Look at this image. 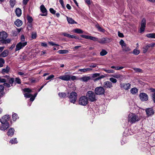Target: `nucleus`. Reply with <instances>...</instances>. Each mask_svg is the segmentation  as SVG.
I'll return each mask as SVG.
<instances>
[{
    "label": "nucleus",
    "instance_id": "nucleus-16",
    "mask_svg": "<svg viewBox=\"0 0 155 155\" xmlns=\"http://www.w3.org/2000/svg\"><path fill=\"white\" fill-rule=\"evenodd\" d=\"M10 116L9 115H5L0 119L1 123H8V121L9 120Z\"/></svg>",
    "mask_w": 155,
    "mask_h": 155
},
{
    "label": "nucleus",
    "instance_id": "nucleus-48",
    "mask_svg": "<svg viewBox=\"0 0 155 155\" xmlns=\"http://www.w3.org/2000/svg\"><path fill=\"white\" fill-rule=\"evenodd\" d=\"M27 19L28 22L29 23H31L33 21V19L30 16H28L27 17Z\"/></svg>",
    "mask_w": 155,
    "mask_h": 155
},
{
    "label": "nucleus",
    "instance_id": "nucleus-2",
    "mask_svg": "<svg viewBox=\"0 0 155 155\" xmlns=\"http://www.w3.org/2000/svg\"><path fill=\"white\" fill-rule=\"evenodd\" d=\"M95 94V92L94 93L91 91H89L87 93L86 97L89 101L91 102L95 101L97 100Z\"/></svg>",
    "mask_w": 155,
    "mask_h": 155
},
{
    "label": "nucleus",
    "instance_id": "nucleus-33",
    "mask_svg": "<svg viewBox=\"0 0 155 155\" xmlns=\"http://www.w3.org/2000/svg\"><path fill=\"white\" fill-rule=\"evenodd\" d=\"M96 27L100 31L103 33L105 32V30L101 27L98 25H96Z\"/></svg>",
    "mask_w": 155,
    "mask_h": 155
},
{
    "label": "nucleus",
    "instance_id": "nucleus-35",
    "mask_svg": "<svg viewBox=\"0 0 155 155\" xmlns=\"http://www.w3.org/2000/svg\"><path fill=\"white\" fill-rule=\"evenodd\" d=\"M10 142L12 144H15L18 143L16 138H14L11 139L10 141Z\"/></svg>",
    "mask_w": 155,
    "mask_h": 155
},
{
    "label": "nucleus",
    "instance_id": "nucleus-42",
    "mask_svg": "<svg viewBox=\"0 0 155 155\" xmlns=\"http://www.w3.org/2000/svg\"><path fill=\"white\" fill-rule=\"evenodd\" d=\"M15 83L18 84H20L21 83V81L19 78H15Z\"/></svg>",
    "mask_w": 155,
    "mask_h": 155
},
{
    "label": "nucleus",
    "instance_id": "nucleus-19",
    "mask_svg": "<svg viewBox=\"0 0 155 155\" xmlns=\"http://www.w3.org/2000/svg\"><path fill=\"white\" fill-rule=\"evenodd\" d=\"M8 36L7 33L4 31L1 32L0 33V38L2 39H5Z\"/></svg>",
    "mask_w": 155,
    "mask_h": 155
},
{
    "label": "nucleus",
    "instance_id": "nucleus-44",
    "mask_svg": "<svg viewBox=\"0 0 155 155\" xmlns=\"http://www.w3.org/2000/svg\"><path fill=\"white\" fill-rule=\"evenodd\" d=\"M91 36L87 35H81V37L83 38L87 39H90V37Z\"/></svg>",
    "mask_w": 155,
    "mask_h": 155
},
{
    "label": "nucleus",
    "instance_id": "nucleus-25",
    "mask_svg": "<svg viewBox=\"0 0 155 155\" xmlns=\"http://www.w3.org/2000/svg\"><path fill=\"white\" fill-rule=\"evenodd\" d=\"M15 130L13 128H12L9 130L7 134L8 136L12 137L14 134Z\"/></svg>",
    "mask_w": 155,
    "mask_h": 155
},
{
    "label": "nucleus",
    "instance_id": "nucleus-18",
    "mask_svg": "<svg viewBox=\"0 0 155 155\" xmlns=\"http://www.w3.org/2000/svg\"><path fill=\"white\" fill-rule=\"evenodd\" d=\"M146 111L147 114L148 116L152 115L154 113L153 109L151 108L147 109L146 110Z\"/></svg>",
    "mask_w": 155,
    "mask_h": 155
},
{
    "label": "nucleus",
    "instance_id": "nucleus-39",
    "mask_svg": "<svg viewBox=\"0 0 155 155\" xmlns=\"http://www.w3.org/2000/svg\"><path fill=\"white\" fill-rule=\"evenodd\" d=\"M10 4L12 7H13L15 3V0H10Z\"/></svg>",
    "mask_w": 155,
    "mask_h": 155
},
{
    "label": "nucleus",
    "instance_id": "nucleus-61",
    "mask_svg": "<svg viewBox=\"0 0 155 155\" xmlns=\"http://www.w3.org/2000/svg\"><path fill=\"white\" fill-rule=\"evenodd\" d=\"M76 79L77 78L75 76H72L71 77L70 76V80L71 79L72 81H74L76 80Z\"/></svg>",
    "mask_w": 155,
    "mask_h": 155
},
{
    "label": "nucleus",
    "instance_id": "nucleus-21",
    "mask_svg": "<svg viewBox=\"0 0 155 155\" xmlns=\"http://www.w3.org/2000/svg\"><path fill=\"white\" fill-rule=\"evenodd\" d=\"M15 24L17 27H20L22 24V21L19 19H17L14 22Z\"/></svg>",
    "mask_w": 155,
    "mask_h": 155
},
{
    "label": "nucleus",
    "instance_id": "nucleus-50",
    "mask_svg": "<svg viewBox=\"0 0 155 155\" xmlns=\"http://www.w3.org/2000/svg\"><path fill=\"white\" fill-rule=\"evenodd\" d=\"M54 75L53 74H52V75H51L48 76L47 78H46V80H49L50 79H51L53 78H54Z\"/></svg>",
    "mask_w": 155,
    "mask_h": 155
},
{
    "label": "nucleus",
    "instance_id": "nucleus-46",
    "mask_svg": "<svg viewBox=\"0 0 155 155\" xmlns=\"http://www.w3.org/2000/svg\"><path fill=\"white\" fill-rule=\"evenodd\" d=\"M12 35L14 36H16L18 34L17 33V31H16L15 30H13L12 31Z\"/></svg>",
    "mask_w": 155,
    "mask_h": 155
},
{
    "label": "nucleus",
    "instance_id": "nucleus-27",
    "mask_svg": "<svg viewBox=\"0 0 155 155\" xmlns=\"http://www.w3.org/2000/svg\"><path fill=\"white\" fill-rule=\"evenodd\" d=\"M92 70V68H87L83 69H80L78 70V71H81L83 72H86L88 71H91Z\"/></svg>",
    "mask_w": 155,
    "mask_h": 155
},
{
    "label": "nucleus",
    "instance_id": "nucleus-14",
    "mask_svg": "<svg viewBox=\"0 0 155 155\" xmlns=\"http://www.w3.org/2000/svg\"><path fill=\"white\" fill-rule=\"evenodd\" d=\"M57 78H58L64 81H69L70 80V75H64L60 76Z\"/></svg>",
    "mask_w": 155,
    "mask_h": 155
},
{
    "label": "nucleus",
    "instance_id": "nucleus-32",
    "mask_svg": "<svg viewBox=\"0 0 155 155\" xmlns=\"http://www.w3.org/2000/svg\"><path fill=\"white\" fill-rule=\"evenodd\" d=\"M130 92L133 94H135L138 92V90L135 87L132 88L130 90Z\"/></svg>",
    "mask_w": 155,
    "mask_h": 155
},
{
    "label": "nucleus",
    "instance_id": "nucleus-57",
    "mask_svg": "<svg viewBox=\"0 0 155 155\" xmlns=\"http://www.w3.org/2000/svg\"><path fill=\"white\" fill-rule=\"evenodd\" d=\"M14 82V79L13 78H11L9 80V83L12 85L13 84Z\"/></svg>",
    "mask_w": 155,
    "mask_h": 155
},
{
    "label": "nucleus",
    "instance_id": "nucleus-29",
    "mask_svg": "<svg viewBox=\"0 0 155 155\" xmlns=\"http://www.w3.org/2000/svg\"><path fill=\"white\" fill-rule=\"evenodd\" d=\"M149 48L147 44H146L143 48V51L144 53H146Z\"/></svg>",
    "mask_w": 155,
    "mask_h": 155
},
{
    "label": "nucleus",
    "instance_id": "nucleus-52",
    "mask_svg": "<svg viewBox=\"0 0 155 155\" xmlns=\"http://www.w3.org/2000/svg\"><path fill=\"white\" fill-rule=\"evenodd\" d=\"M49 44L52 46H59V45L58 44H55V43L51 41V42H48Z\"/></svg>",
    "mask_w": 155,
    "mask_h": 155
},
{
    "label": "nucleus",
    "instance_id": "nucleus-38",
    "mask_svg": "<svg viewBox=\"0 0 155 155\" xmlns=\"http://www.w3.org/2000/svg\"><path fill=\"white\" fill-rule=\"evenodd\" d=\"M107 53V52L104 50H102L100 52V54L101 56H104L106 55Z\"/></svg>",
    "mask_w": 155,
    "mask_h": 155
},
{
    "label": "nucleus",
    "instance_id": "nucleus-49",
    "mask_svg": "<svg viewBox=\"0 0 155 155\" xmlns=\"http://www.w3.org/2000/svg\"><path fill=\"white\" fill-rule=\"evenodd\" d=\"M37 37V33L36 32L32 33L31 34V38H32L35 39Z\"/></svg>",
    "mask_w": 155,
    "mask_h": 155
},
{
    "label": "nucleus",
    "instance_id": "nucleus-31",
    "mask_svg": "<svg viewBox=\"0 0 155 155\" xmlns=\"http://www.w3.org/2000/svg\"><path fill=\"white\" fill-rule=\"evenodd\" d=\"M69 51L68 50H59L58 52L60 54H65L68 53Z\"/></svg>",
    "mask_w": 155,
    "mask_h": 155
},
{
    "label": "nucleus",
    "instance_id": "nucleus-59",
    "mask_svg": "<svg viewBox=\"0 0 155 155\" xmlns=\"http://www.w3.org/2000/svg\"><path fill=\"white\" fill-rule=\"evenodd\" d=\"M4 90V87L2 85H0V93L3 92Z\"/></svg>",
    "mask_w": 155,
    "mask_h": 155
},
{
    "label": "nucleus",
    "instance_id": "nucleus-4",
    "mask_svg": "<svg viewBox=\"0 0 155 155\" xmlns=\"http://www.w3.org/2000/svg\"><path fill=\"white\" fill-rule=\"evenodd\" d=\"M78 103L80 105L86 106L88 103V99L86 96H82L79 99Z\"/></svg>",
    "mask_w": 155,
    "mask_h": 155
},
{
    "label": "nucleus",
    "instance_id": "nucleus-56",
    "mask_svg": "<svg viewBox=\"0 0 155 155\" xmlns=\"http://www.w3.org/2000/svg\"><path fill=\"white\" fill-rule=\"evenodd\" d=\"M21 42H24L25 41V38L24 35H22L21 36Z\"/></svg>",
    "mask_w": 155,
    "mask_h": 155
},
{
    "label": "nucleus",
    "instance_id": "nucleus-26",
    "mask_svg": "<svg viewBox=\"0 0 155 155\" xmlns=\"http://www.w3.org/2000/svg\"><path fill=\"white\" fill-rule=\"evenodd\" d=\"M146 36L150 38H155V33H149L147 34Z\"/></svg>",
    "mask_w": 155,
    "mask_h": 155
},
{
    "label": "nucleus",
    "instance_id": "nucleus-37",
    "mask_svg": "<svg viewBox=\"0 0 155 155\" xmlns=\"http://www.w3.org/2000/svg\"><path fill=\"white\" fill-rule=\"evenodd\" d=\"M74 31L75 33L81 34L83 33V31L81 29L78 28H76L74 30Z\"/></svg>",
    "mask_w": 155,
    "mask_h": 155
},
{
    "label": "nucleus",
    "instance_id": "nucleus-6",
    "mask_svg": "<svg viewBox=\"0 0 155 155\" xmlns=\"http://www.w3.org/2000/svg\"><path fill=\"white\" fill-rule=\"evenodd\" d=\"M119 43L121 46L123 51L127 52L131 50L130 48L127 45L123 40H121L119 42Z\"/></svg>",
    "mask_w": 155,
    "mask_h": 155
},
{
    "label": "nucleus",
    "instance_id": "nucleus-5",
    "mask_svg": "<svg viewBox=\"0 0 155 155\" xmlns=\"http://www.w3.org/2000/svg\"><path fill=\"white\" fill-rule=\"evenodd\" d=\"M95 94L98 95H102L105 93L104 88L102 87H96L94 90Z\"/></svg>",
    "mask_w": 155,
    "mask_h": 155
},
{
    "label": "nucleus",
    "instance_id": "nucleus-43",
    "mask_svg": "<svg viewBox=\"0 0 155 155\" xmlns=\"http://www.w3.org/2000/svg\"><path fill=\"white\" fill-rule=\"evenodd\" d=\"M90 40H93L94 41H97L98 42V39L97 38L94 37L93 36H91Z\"/></svg>",
    "mask_w": 155,
    "mask_h": 155
},
{
    "label": "nucleus",
    "instance_id": "nucleus-55",
    "mask_svg": "<svg viewBox=\"0 0 155 155\" xmlns=\"http://www.w3.org/2000/svg\"><path fill=\"white\" fill-rule=\"evenodd\" d=\"M118 35L119 37L120 38L124 37V35L123 33H120V31H118Z\"/></svg>",
    "mask_w": 155,
    "mask_h": 155
},
{
    "label": "nucleus",
    "instance_id": "nucleus-36",
    "mask_svg": "<svg viewBox=\"0 0 155 155\" xmlns=\"http://www.w3.org/2000/svg\"><path fill=\"white\" fill-rule=\"evenodd\" d=\"M12 120L14 121H15L17 118H18V115L16 114H14L12 115Z\"/></svg>",
    "mask_w": 155,
    "mask_h": 155
},
{
    "label": "nucleus",
    "instance_id": "nucleus-17",
    "mask_svg": "<svg viewBox=\"0 0 155 155\" xmlns=\"http://www.w3.org/2000/svg\"><path fill=\"white\" fill-rule=\"evenodd\" d=\"M104 87L107 88H111L113 87L112 84L109 81H106L104 83Z\"/></svg>",
    "mask_w": 155,
    "mask_h": 155
},
{
    "label": "nucleus",
    "instance_id": "nucleus-3",
    "mask_svg": "<svg viewBox=\"0 0 155 155\" xmlns=\"http://www.w3.org/2000/svg\"><path fill=\"white\" fill-rule=\"evenodd\" d=\"M78 95L75 92H72L68 96L70 102L74 104L77 99Z\"/></svg>",
    "mask_w": 155,
    "mask_h": 155
},
{
    "label": "nucleus",
    "instance_id": "nucleus-24",
    "mask_svg": "<svg viewBox=\"0 0 155 155\" xmlns=\"http://www.w3.org/2000/svg\"><path fill=\"white\" fill-rule=\"evenodd\" d=\"M15 12L18 17H20L21 14V10L20 8H17L15 10Z\"/></svg>",
    "mask_w": 155,
    "mask_h": 155
},
{
    "label": "nucleus",
    "instance_id": "nucleus-22",
    "mask_svg": "<svg viewBox=\"0 0 155 155\" xmlns=\"http://www.w3.org/2000/svg\"><path fill=\"white\" fill-rule=\"evenodd\" d=\"M67 19L68 23L70 24H77V22L74 21L72 18L67 16Z\"/></svg>",
    "mask_w": 155,
    "mask_h": 155
},
{
    "label": "nucleus",
    "instance_id": "nucleus-10",
    "mask_svg": "<svg viewBox=\"0 0 155 155\" xmlns=\"http://www.w3.org/2000/svg\"><path fill=\"white\" fill-rule=\"evenodd\" d=\"M40 10L43 14H40L42 16H46L47 15V10L43 5H42L40 6Z\"/></svg>",
    "mask_w": 155,
    "mask_h": 155
},
{
    "label": "nucleus",
    "instance_id": "nucleus-12",
    "mask_svg": "<svg viewBox=\"0 0 155 155\" xmlns=\"http://www.w3.org/2000/svg\"><path fill=\"white\" fill-rule=\"evenodd\" d=\"M139 97L142 101H146L148 100V96L145 93H141L139 95Z\"/></svg>",
    "mask_w": 155,
    "mask_h": 155
},
{
    "label": "nucleus",
    "instance_id": "nucleus-64",
    "mask_svg": "<svg viewBox=\"0 0 155 155\" xmlns=\"http://www.w3.org/2000/svg\"><path fill=\"white\" fill-rule=\"evenodd\" d=\"M97 65L95 64H93L91 65H90L89 66L90 67L92 68H95L97 67Z\"/></svg>",
    "mask_w": 155,
    "mask_h": 155
},
{
    "label": "nucleus",
    "instance_id": "nucleus-51",
    "mask_svg": "<svg viewBox=\"0 0 155 155\" xmlns=\"http://www.w3.org/2000/svg\"><path fill=\"white\" fill-rule=\"evenodd\" d=\"M6 82V80L4 79V78H0V83H5V82Z\"/></svg>",
    "mask_w": 155,
    "mask_h": 155
},
{
    "label": "nucleus",
    "instance_id": "nucleus-8",
    "mask_svg": "<svg viewBox=\"0 0 155 155\" xmlns=\"http://www.w3.org/2000/svg\"><path fill=\"white\" fill-rule=\"evenodd\" d=\"M24 92H27V93L24 94L25 97L27 98H29L32 96V95L29 93L32 92V91L29 88H26L23 89Z\"/></svg>",
    "mask_w": 155,
    "mask_h": 155
},
{
    "label": "nucleus",
    "instance_id": "nucleus-7",
    "mask_svg": "<svg viewBox=\"0 0 155 155\" xmlns=\"http://www.w3.org/2000/svg\"><path fill=\"white\" fill-rule=\"evenodd\" d=\"M27 41L24 42H20L18 43L16 45L15 49V51H19L27 45Z\"/></svg>",
    "mask_w": 155,
    "mask_h": 155
},
{
    "label": "nucleus",
    "instance_id": "nucleus-15",
    "mask_svg": "<svg viewBox=\"0 0 155 155\" xmlns=\"http://www.w3.org/2000/svg\"><path fill=\"white\" fill-rule=\"evenodd\" d=\"M120 87L125 90H127L130 88L131 84L129 83H121L120 84Z\"/></svg>",
    "mask_w": 155,
    "mask_h": 155
},
{
    "label": "nucleus",
    "instance_id": "nucleus-53",
    "mask_svg": "<svg viewBox=\"0 0 155 155\" xmlns=\"http://www.w3.org/2000/svg\"><path fill=\"white\" fill-rule=\"evenodd\" d=\"M148 46H149V48H153L155 45V43H151L149 44H147Z\"/></svg>",
    "mask_w": 155,
    "mask_h": 155
},
{
    "label": "nucleus",
    "instance_id": "nucleus-63",
    "mask_svg": "<svg viewBox=\"0 0 155 155\" xmlns=\"http://www.w3.org/2000/svg\"><path fill=\"white\" fill-rule=\"evenodd\" d=\"M3 85L4 86H5L8 87H10V85L9 84L6 83L5 82L3 84Z\"/></svg>",
    "mask_w": 155,
    "mask_h": 155
},
{
    "label": "nucleus",
    "instance_id": "nucleus-60",
    "mask_svg": "<svg viewBox=\"0 0 155 155\" xmlns=\"http://www.w3.org/2000/svg\"><path fill=\"white\" fill-rule=\"evenodd\" d=\"M124 68V67H122V66L121 67H119V66L116 67L115 70H121V69H122Z\"/></svg>",
    "mask_w": 155,
    "mask_h": 155
},
{
    "label": "nucleus",
    "instance_id": "nucleus-1",
    "mask_svg": "<svg viewBox=\"0 0 155 155\" xmlns=\"http://www.w3.org/2000/svg\"><path fill=\"white\" fill-rule=\"evenodd\" d=\"M141 118V117L140 115L130 113L128 115V121L132 124L139 121Z\"/></svg>",
    "mask_w": 155,
    "mask_h": 155
},
{
    "label": "nucleus",
    "instance_id": "nucleus-58",
    "mask_svg": "<svg viewBox=\"0 0 155 155\" xmlns=\"http://www.w3.org/2000/svg\"><path fill=\"white\" fill-rule=\"evenodd\" d=\"M100 76V74L99 73H95L92 75V77L93 78H95L98 77Z\"/></svg>",
    "mask_w": 155,
    "mask_h": 155
},
{
    "label": "nucleus",
    "instance_id": "nucleus-28",
    "mask_svg": "<svg viewBox=\"0 0 155 155\" xmlns=\"http://www.w3.org/2000/svg\"><path fill=\"white\" fill-rule=\"evenodd\" d=\"M10 70V68L7 66L5 68L3 69L2 70V73L3 74L8 73Z\"/></svg>",
    "mask_w": 155,
    "mask_h": 155
},
{
    "label": "nucleus",
    "instance_id": "nucleus-34",
    "mask_svg": "<svg viewBox=\"0 0 155 155\" xmlns=\"http://www.w3.org/2000/svg\"><path fill=\"white\" fill-rule=\"evenodd\" d=\"M102 70L103 71H105L106 72L108 73H113L114 72V71L113 70H107L105 68H103Z\"/></svg>",
    "mask_w": 155,
    "mask_h": 155
},
{
    "label": "nucleus",
    "instance_id": "nucleus-40",
    "mask_svg": "<svg viewBox=\"0 0 155 155\" xmlns=\"http://www.w3.org/2000/svg\"><path fill=\"white\" fill-rule=\"evenodd\" d=\"M140 51L137 49H135L133 51V53L135 55H138L140 53Z\"/></svg>",
    "mask_w": 155,
    "mask_h": 155
},
{
    "label": "nucleus",
    "instance_id": "nucleus-41",
    "mask_svg": "<svg viewBox=\"0 0 155 155\" xmlns=\"http://www.w3.org/2000/svg\"><path fill=\"white\" fill-rule=\"evenodd\" d=\"M58 95L61 98H64L66 96V94L64 93H59Z\"/></svg>",
    "mask_w": 155,
    "mask_h": 155
},
{
    "label": "nucleus",
    "instance_id": "nucleus-45",
    "mask_svg": "<svg viewBox=\"0 0 155 155\" xmlns=\"http://www.w3.org/2000/svg\"><path fill=\"white\" fill-rule=\"evenodd\" d=\"M133 69L134 71L137 72H141L142 71V70L140 68H134Z\"/></svg>",
    "mask_w": 155,
    "mask_h": 155
},
{
    "label": "nucleus",
    "instance_id": "nucleus-13",
    "mask_svg": "<svg viewBox=\"0 0 155 155\" xmlns=\"http://www.w3.org/2000/svg\"><path fill=\"white\" fill-rule=\"evenodd\" d=\"M2 124L0 127V129L3 131H4L8 129L9 126V123H1Z\"/></svg>",
    "mask_w": 155,
    "mask_h": 155
},
{
    "label": "nucleus",
    "instance_id": "nucleus-62",
    "mask_svg": "<svg viewBox=\"0 0 155 155\" xmlns=\"http://www.w3.org/2000/svg\"><path fill=\"white\" fill-rule=\"evenodd\" d=\"M11 41V39H7L5 41V44L9 43Z\"/></svg>",
    "mask_w": 155,
    "mask_h": 155
},
{
    "label": "nucleus",
    "instance_id": "nucleus-11",
    "mask_svg": "<svg viewBox=\"0 0 155 155\" xmlns=\"http://www.w3.org/2000/svg\"><path fill=\"white\" fill-rule=\"evenodd\" d=\"M111 39L108 38H103L100 39V40H98V42L101 44H104L107 43L110 41Z\"/></svg>",
    "mask_w": 155,
    "mask_h": 155
},
{
    "label": "nucleus",
    "instance_id": "nucleus-30",
    "mask_svg": "<svg viewBox=\"0 0 155 155\" xmlns=\"http://www.w3.org/2000/svg\"><path fill=\"white\" fill-rule=\"evenodd\" d=\"M112 76L113 77L117 79H122L123 78V75L120 74H115Z\"/></svg>",
    "mask_w": 155,
    "mask_h": 155
},
{
    "label": "nucleus",
    "instance_id": "nucleus-47",
    "mask_svg": "<svg viewBox=\"0 0 155 155\" xmlns=\"http://www.w3.org/2000/svg\"><path fill=\"white\" fill-rule=\"evenodd\" d=\"M109 80L111 82L113 83H116L117 81V80L116 79L114 78H110Z\"/></svg>",
    "mask_w": 155,
    "mask_h": 155
},
{
    "label": "nucleus",
    "instance_id": "nucleus-9",
    "mask_svg": "<svg viewBox=\"0 0 155 155\" xmlns=\"http://www.w3.org/2000/svg\"><path fill=\"white\" fill-rule=\"evenodd\" d=\"M146 25V20L145 18H143L141 23V26L140 28V32L141 33L145 30V28Z\"/></svg>",
    "mask_w": 155,
    "mask_h": 155
},
{
    "label": "nucleus",
    "instance_id": "nucleus-23",
    "mask_svg": "<svg viewBox=\"0 0 155 155\" xmlns=\"http://www.w3.org/2000/svg\"><path fill=\"white\" fill-rule=\"evenodd\" d=\"M8 53V51L7 50H5L0 54V57H5L7 56Z\"/></svg>",
    "mask_w": 155,
    "mask_h": 155
},
{
    "label": "nucleus",
    "instance_id": "nucleus-20",
    "mask_svg": "<svg viewBox=\"0 0 155 155\" xmlns=\"http://www.w3.org/2000/svg\"><path fill=\"white\" fill-rule=\"evenodd\" d=\"M91 79V78L90 76H84L80 78L79 79L83 81L87 82Z\"/></svg>",
    "mask_w": 155,
    "mask_h": 155
},
{
    "label": "nucleus",
    "instance_id": "nucleus-54",
    "mask_svg": "<svg viewBox=\"0 0 155 155\" xmlns=\"http://www.w3.org/2000/svg\"><path fill=\"white\" fill-rule=\"evenodd\" d=\"M49 11L50 12L53 14H55L56 13V11L52 8H50Z\"/></svg>",
    "mask_w": 155,
    "mask_h": 155
}]
</instances>
